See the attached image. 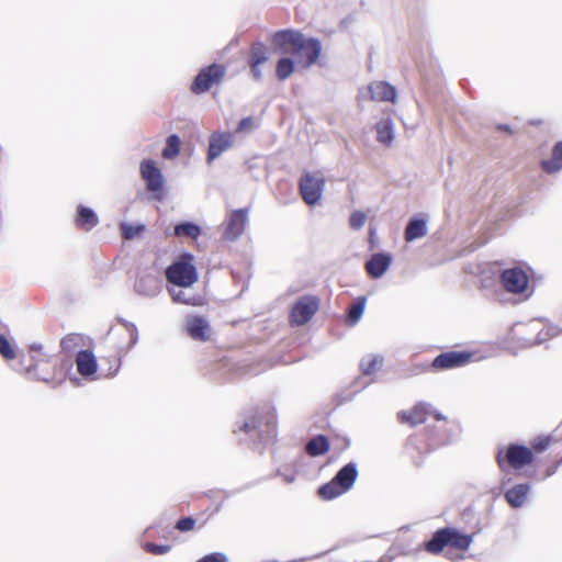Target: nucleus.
Here are the masks:
<instances>
[{
    "instance_id": "6e6d98bb",
    "label": "nucleus",
    "mask_w": 562,
    "mask_h": 562,
    "mask_svg": "<svg viewBox=\"0 0 562 562\" xmlns=\"http://www.w3.org/2000/svg\"><path fill=\"white\" fill-rule=\"evenodd\" d=\"M301 471H302V467H300V469L296 470V473L299 474V473H301Z\"/></svg>"
},
{
    "instance_id": "423d86ee",
    "label": "nucleus",
    "mask_w": 562,
    "mask_h": 562,
    "mask_svg": "<svg viewBox=\"0 0 562 562\" xmlns=\"http://www.w3.org/2000/svg\"><path fill=\"white\" fill-rule=\"evenodd\" d=\"M224 75L225 68L221 65L214 64L202 69L192 85V91L194 93L207 91L214 83L220 82Z\"/></svg>"
},
{
    "instance_id": "8fccbe9b",
    "label": "nucleus",
    "mask_w": 562,
    "mask_h": 562,
    "mask_svg": "<svg viewBox=\"0 0 562 562\" xmlns=\"http://www.w3.org/2000/svg\"><path fill=\"white\" fill-rule=\"evenodd\" d=\"M498 128L502 130V131H505L507 133L512 132V130H510V127L508 125H499Z\"/></svg>"
},
{
    "instance_id": "c85d7f7f",
    "label": "nucleus",
    "mask_w": 562,
    "mask_h": 562,
    "mask_svg": "<svg viewBox=\"0 0 562 562\" xmlns=\"http://www.w3.org/2000/svg\"><path fill=\"white\" fill-rule=\"evenodd\" d=\"M382 366V358L379 356H367L360 362V369L363 374H372L379 367Z\"/></svg>"
},
{
    "instance_id": "49530a36",
    "label": "nucleus",
    "mask_w": 562,
    "mask_h": 562,
    "mask_svg": "<svg viewBox=\"0 0 562 562\" xmlns=\"http://www.w3.org/2000/svg\"><path fill=\"white\" fill-rule=\"evenodd\" d=\"M261 65H255V64H250V68H251V72H252V76L255 79L257 80H260L261 79V70H260V67Z\"/></svg>"
},
{
    "instance_id": "f3484780",
    "label": "nucleus",
    "mask_w": 562,
    "mask_h": 562,
    "mask_svg": "<svg viewBox=\"0 0 562 562\" xmlns=\"http://www.w3.org/2000/svg\"><path fill=\"white\" fill-rule=\"evenodd\" d=\"M376 140L384 145L391 146L395 138L394 123L390 116L381 119L374 126Z\"/></svg>"
},
{
    "instance_id": "864d4df0",
    "label": "nucleus",
    "mask_w": 562,
    "mask_h": 562,
    "mask_svg": "<svg viewBox=\"0 0 562 562\" xmlns=\"http://www.w3.org/2000/svg\"><path fill=\"white\" fill-rule=\"evenodd\" d=\"M429 367L428 366H422V371H425L427 370Z\"/></svg>"
},
{
    "instance_id": "c03bdc74",
    "label": "nucleus",
    "mask_w": 562,
    "mask_h": 562,
    "mask_svg": "<svg viewBox=\"0 0 562 562\" xmlns=\"http://www.w3.org/2000/svg\"><path fill=\"white\" fill-rule=\"evenodd\" d=\"M76 339H78L77 335H69L63 339L61 345L65 349L69 348L70 345L75 342Z\"/></svg>"
},
{
    "instance_id": "393cba45",
    "label": "nucleus",
    "mask_w": 562,
    "mask_h": 562,
    "mask_svg": "<svg viewBox=\"0 0 562 562\" xmlns=\"http://www.w3.org/2000/svg\"><path fill=\"white\" fill-rule=\"evenodd\" d=\"M448 535L447 528L436 531L432 538L426 542V550L434 554L440 553L448 546Z\"/></svg>"
},
{
    "instance_id": "7c9ffc66",
    "label": "nucleus",
    "mask_w": 562,
    "mask_h": 562,
    "mask_svg": "<svg viewBox=\"0 0 562 562\" xmlns=\"http://www.w3.org/2000/svg\"><path fill=\"white\" fill-rule=\"evenodd\" d=\"M180 139L172 134L167 138L166 147L162 150L164 158L171 159L179 154Z\"/></svg>"
},
{
    "instance_id": "412c9836",
    "label": "nucleus",
    "mask_w": 562,
    "mask_h": 562,
    "mask_svg": "<svg viewBox=\"0 0 562 562\" xmlns=\"http://www.w3.org/2000/svg\"><path fill=\"white\" fill-rule=\"evenodd\" d=\"M427 221L420 217H413L405 228V240L411 243L427 235Z\"/></svg>"
},
{
    "instance_id": "473e14b6",
    "label": "nucleus",
    "mask_w": 562,
    "mask_h": 562,
    "mask_svg": "<svg viewBox=\"0 0 562 562\" xmlns=\"http://www.w3.org/2000/svg\"><path fill=\"white\" fill-rule=\"evenodd\" d=\"M366 222L367 215L359 210L353 211L349 217V226L355 231L361 229L364 226Z\"/></svg>"
},
{
    "instance_id": "58836bf2",
    "label": "nucleus",
    "mask_w": 562,
    "mask_h": 562,
    "mask_svg": "<svg viewBox=\"0 0 562 562\" xmlns=\"http://www.w3.org/2000/svg\"><path fill=\"white\" fill-rule=\"evenodd\" d=\"M531 446H532V448H533L537 452L544 451V450L550 446V438H549V437H539V438H536V439L531 442Z\"/></svg>"
},
{
    "instance_id": "39448f33",
    "label": "nucleus",
    "mask_w": 562,
    "mask_h": 562,
    "mask_svg": "<svg viewBox=\"0 0 562 562\" xmlns=\"http://www.w3.org/2000/svg\"><path fill=\"white\" fill-rule=\"evenodd\" d=\"M501 283L503 288L513 294H521L527 291L529 285V277L520 267L505 269L501 274Z\"/></svg>"
},
{
    "instance_id": "2f4dec72",
    "label": "nucleus",
    "mask_w": 562,
    "mask_h": 562,
    "mask_svg": "<svg viewBox=\"0 0 562 562\" xmlns=\"http://www.w3.org/2000/svg\"><path fill=\"white\" fill-rule=\"evenodd\" d=\"M200 233V227L193 223H181L175 227V235L177 236L186 235L191 238H196Z\"/></svg>"
},
{
    "instance_id": "09e8293b",
    "label": "nucleus",
    "mask_w": 562,
    "mask_h": 562,
    "mask_svg": "<svg viewBox=\"0 0 562 562\" xmlns=\"http://www.w3.org/2000/svg\"><path fill=\"white\" fill-rule=\"evenodd\" d=\"M557 469H558V465L548 468V469H547V475H546V476H551V475H553V474L555 473Z\"/></svg>"
},
{
    "instance_id": "79ce46f5",
    "label": "nucleus",
    "mask_w": 562,
    "mask_h": 562,
    "mask_svg": "<svg viewBox=\"0 0 562 562\" xmlns=\"http://www.w3.org/2000/svg\"><path fill=\"white\" fill-rule=\"evenodd\" d=\"M329 450V442L323 435H318V456L326 453Z\"/></svg>"
},
{
    "instance_id": "5fc2aeb1",
    "label": "nucleus",
    "mask_w": 562,
    "mask_h": 562,
    "mask_svg": "<svg viewBox=\"0 0 562 562\" xmlns=\"http://www.w3.org/2000/svg\"><path fill=\"white\" fill-rule=\"evenodd\" d=\"M317 52H318V57H319L321 56V46L319 45H318Z\"/></svg>"
},
{
    "instance_id": "cd10ccee",
    "label": "nucleus",
    "mask_w": 562,
    "mask_h": 562,
    "mask_svg": "<svg viewBox=\"0 0 562 562\" xmlns=\"http://www.w3.org/2000/svg\"><path fill=\"white\" fill-rule=\"evenodd\" d=\"M366 297H359L357 300V302H355L348 310V314H347V322L349 323V325L353 326L356 325L363 312H364V307H366Z\"/></svg>"
},
{
    "instance_id": "a211bd4d",
    "label": "nucleus",
    "mask_w": 562,
    "mask_h": 562,
    "mask_svg": "<svg viewBox=\"0 0 562 562\" xmlns=\"http://www.w3.org/2000/svg\"><path fill=\"white\" fill-rule=\"evenodd\" d=\"M300 193L304 202L311 206L316 204V177L313 172H305L300 180Z\"/></svg>"
},
{
    "instance_id": "c9c22d12",
    "label": "nucleus",
    "mask_w": 562,
    "mask_h": 562,
    "mask_svg": "<svg viewBox=\"0 0 562 562\" xmlns=\"http://www.w3.org/2000/svg\"><path fill=\"white\" fill-rule=\"evenodd\" d=\"M122 234L125 239H132L137 236L143 229L144 225H131V224H122Z\"/></svg>"
},
{
    "instance_id": "c756f323",
    "label": "nucleus",
    "mask_w": 562,
    "mask_h": 562,
    "mask_svg": "<svg viewBox=\"0 0 562 562\" xmlns=\"http://www.w3.org/2000/svg\"><path fill=\"white\" fill-rule=\"evenodd\" d=\"M268 60L267 49L261 43H256L251 47L249 64L262 65Z\"/></svg>"
},
{
    "instance_id": "dca6fc26",
    "label": "nucleus",
    "mask_w": 562,
    "mask_h": 562,
    "mask_svg": "<svg viewBox=\"0 0 562 562\" xmlns=\"http://www.w3.org/2000/svg\"><path fill=\"white\" fill-rule=\"evenodd\" d=\"M392 257L384 252L374 254L366 263L370 277L378 279L390 268Z\"/></svg>"
},
{
    "instance_id": "ea45409f",
    "label": "nucleus",
    "mask_w": 562,
    "mask_h": 562,
    "mask_svg": "<svg viewBox=\"0 0 562 562\" xmlns=\"http://www.w3.org/2000/svg\"><path fill=\"white\" fill-rule=\"evenodd\" d=\"M198 562H228V559L224 553L214 552L203 557Z\"/></svg>"
},
{
    "instance_id": "de8ad7c7",
    "label": "nucleus",
    "mask_w": 562,
    "mask_h": 562,
    "mask_svg": "<svg viewBox=\"0 0 562 562\" xmlns=\"http://www.w3.org/2000/svg\"><path fill=\"white\" fill-rule=\"evenodd\" d=\"M325 184V181L321 178H318V187H317V190H318V200L321 199V195H322V190H323V187Z\"/></svg>"
},
{
    "instance_id": "0eeeda50",
    "label": "nucleus",
    "mask_w": 562,
    "mask_h": 562,
    "mask_svg": "<svg viewBox=\"0 0 562 562\" xmlns=\"http://www.w3.org/2000/svg\"><path fill=\"white\" fill-rule=\"evenodd\" d=\"M472 353L467 351H447L437 356L431 362L430 367L434 370H450L463 367L469 363Z\"/></svg>"
},
{
    "instance_id": "aec40b11",
    "label": "nucleus",
    "mask_w": 562,
    "mask_h": 562,
    "mask_svg": "<svg viewBox=\"0 0 562 562\" xmlns=\"http://www.w3.org/2000/svg\"><path fill=\"white\" fill-rule=\"evenodd\" d=\"M78 372L83 376H90L97 372V360L91 351L82 350L76 357Z\"/></svg>"
},
{
    "instance_id": "9d476101",
    "label": "nucleus",
    "mask_w": 562,
    "mask_h": 562,
    "mask_svg": "<svg viewBox=\"0 0 562 562\" xmlns=\"http://www.w3.org/2000/svg\"><path fill=\"white\" fill-rule=\"evenodd\" d=\"M316 312V300L312 296L302 297L291 312V322L295 325L306 323Z\"/></svg>"
},
{
    "instance_id": "bb28decb",
    "label": "nucleus",
    "mask_w": 562,
    "mask_h": 562,
    "mask_svg": "<svg viewBox=\"0 0 562 562\" xmlns=\"http://www.w3.org/2000/svg\"><path fill=\"white\" fill-rule=\"evenodd\" d=\"M449 535H448V546L460 549V550H467L472 542V538L468 535L461 533L454 529L447 528Z\"/></svg>"
},
{
    "instance_id": "5701e85b",
    "label": "nucleus",
    "mask_w": 562,
    "mask_h": 562,
    "mask_svg": "<svg viewBox=\"0 0 562 562\" xmlns=\"http://www.w3.org/2000/svg\"><path fill=\"white\" fill-rule=\"evenodd\" d=\"M541 167L547 173L562 170V140L553 146L551 158L542 160Z\"/></svg>"
},
{
    "instance_id": "b1692460",
    "label": "nucleus",
    "mask_w": 562,
    "mask_h": 562,
    "mask_svg": "<svg viewBox=\"0 0 562 562\" xmlns=\"http://www.w3.org/2000/svg\"><path fill=\"white\" fill-rule=\"evenodd\" d=\"M541 323L539 321H531L527 327L530 331H538V336L535 339H527L526 344L531 346L536 344H541L548 339V337L557 336L562 329H558L553 326L547 328V331L543 333V329H540Z\"/></svg>"
},
{
    "instance_id": "6e6552de",
    "label": "nucleus",
    "mask_w": 562,
    "mask_h": 562,
    "mask_svg": "<svg viewBox=\"0 0 562 562\" xmlns=\"http://www.w3.org/2000/svg\"><path fill=\"white\" fill-rule=\"evenodd\" d=\"M241 429L246 434L257 431L259 437L266 436L267 438H272L276 430V414L269 412L265 424L261 417L254 416L249 420L244 422Z\"/></svg>"
},
{
    "instance_id": "1a4fd4ad",
    "label": "nucleus",
    "mask_w": 562,
    "mask_h": 562,
    "mask_svg": "<svg viewBox=\"0 0 562 562\" xmlns=\"http://www.w3.org/2000/svg\"><path fill=\"white\" fill-rule=\"evenodd\" d=\"M140 175L146 181L147 189L154 193H160L162 190V175L151 160H144L140 164Z\"/></svg>"
},
{
    "instance_id": "20e7f679",
    "label": "nucleus",
    "mask_w": 562,
    "mask_h": 562,
    "mask_svg": "<svg viewBox=\"0 0 562 562\" xmlns=\"http://www.w3.org/2000/svg\"><path fill=\"white\" fill-rule=\"evenodd\" d=\"M533 461L532 450L524 445L512 443L506 450L499 449L496 454V462L499 469L505 472L507 468L521 469Z\"/></svg>"
},
{
    "instance_id": "e433bc0d",
    "label": "nucleus",
    "mask_w": 562,
    "mask_h": 562,
    "mask_svg": "<svg viewBox=\"0 0 562 562\" xmlns=\"http://www.w3.org/2000/svg\"><path fill=\"white\" fill-rule=\"evenodd\" d=\"M0 353L5 359H13L15 357L14 349L12 348L10 341L3 335H0Z\"/></svg>"
},
{
    "instance_id": "7ed1b4c3",
    "label": "nucleus",
    "mask_w": 562,
    "mask_h": 562,
    "mask_svg": "<svg viewBox=\"0 0 562 562\" xmlns=\"http://www.w3.org/2000/svg\"><path fill=\"white\" fill-rule=\"evenodd\" d=\"M198 278L194 257L190 254L181 255L166 270L167 281L180 288L191 286L198 281Z\"/></svg>"
},
{
    "instance_id": "a19ab883",
    "label": "nucleus",
    "mask_w": 562,
    "mask_h": 562,
    "mask_svg": "<svg viewBox=\"0 0 562 562\" xmlns=\"http://www.w3.org/2000/svg\"><path fill=\"white\" fill-rule=\"evenodd\" d=\"M194 520L190 517H186V518H182L180 519L178 522H177V528L180 530V531H189V530H192L193 527H194Z\"/></svg>"
},
{
    "instance_id": "f03ea898",
    "label": "nucleus",
    "mask_w": 562,
    "mask_h": 562,
    "mask_svg": "<svg viewBox=\"0 0 562 562\" xmlns=\"http://www.w3.org/2000/svg\"><path fill=\"white\" fill-rule=\"evenodd\" d=\"M359 475L357 464L349 462L344 465L333 480L318 488V495L325 499H334L352 488Z\"/></svg>"
},
{
    "instance_id": "37998d69",
    "label": "nucleus",
    "mask_w": 562,
    "mask_h": 562,
    "mask_svg": "<svg viewBox=\"0 0 562 562\" xmlns=\"http://www.w3.org/2000/svg\"><path fill=\"white\" fill-rule=\"evenodd\" d=\"M306 451L311 457H316V438H312L306 445Z\"/></svg>"
},
{
    "instance_id": "9b49d317",
    "label": "nucleus",
    "mask_w": 562,
    "mask_h": 562,
    "mask_svg": "<svg viewBox=\"0 0 562 562\" xmlns=\"http://www.w3.org/2000/svg\"><path fill=\"white\" fill-rule=\"evenodd\" d=\"M248 210L240 209L232 212L224 237L228 240L237 239L244 232L247 224Z\"/></svg>"
},
{
    "instance_id": "2eb2a0df",
    "label": "nucleus",
    "mask_w": 562,
    "mask_h": 562,
    "mask_svg": "<svg viewBox=\"0 0 562 562\" xmlns=\"http://www.w3.org/2000/svg\"><path fill=\"white\" fill-rule=\"evenodd\" d=\"M234 136L227 133L213 134L209 144V160H213L222 155L225 150L232 147Z\"/></svg>"
},
{
    "instance_id": "4c0bfd02",
    "label": "nucleus",
    "mask_w": 562,
    "mask_h": 562,
    "mask_svg": "<svg viewBox=\"0 0 562 562\" xmlns=\"http://www.w3.org/2000/svg\"><path fill=\"white\" fill-rule=\"evenodd\" d=\"M145 549L147 552L155 555H162L170 551L171 547L169 544H156L148 542L145 544Z\"/></svg>"
},
{
    "instance_id": "ddd939ff",
    "label": "nucleus",
    "mask_w": 562,
    "mask_h": 562,
    "mask_svg": "<svg viewBox=\"0 0 562 562\" xmlns=\"http://www.w3.org/2000/svg\"><path fill=\"white\" fill-rule=\"evenodd\" d=\"M134 289L137 294L154 297L161 290V280L155 274H145L137 279Z\"/></svg>"
},
{
    "instance_id": "f8f14e48",
    "label": "nucleus",
    "mask_w": 562,
    "mask_h": 562,
    "mask_svg": "<svg viewBox=\"0 0 562 562\" xmlns=\"http://www.w3.org/2000/svg\"><path fill=\"white\" fill-rule=\"evenodd\" d=\"M186 330L195 340L205 341L210 338V325L202 316H188Z\"/></svg>"
},
{
    "instance_id": "a18cd8bd",
    "label": "nucleus",
    "mask_w": 562,
    "mask_h": 562,
    "mask_svg": "<svg viewBox=\"0 0 562 562\" xmlns=\"http://www.w3.org/2000/svg\"><path fill=\"white\" fill-rule=\"evenodd\" d=\"M130 334H131V344L135 345L138 340V333H137L136 326L133 324L130 326Z\"/></svg>"
},
{
    "instance_id": "603ef678",
    "label": "nucleus",
    "mask_w": 562,
    "mask_h": 562,
    "mask_svg": "<svg viewBox=\"0 0 562 562\" xmlns=\"http://www.w3.org/2000/svg\"><path fill=\"white\" fill-rule=\"evenodd\" d=\"M435 417H436V419H438V420H440V419H442V418H443V417H442V415H441V414H439V413L435 414Z\"/></svg>"
},
{
    "instance_id": "6ab92c4d",
    "label": "nucleus",
    "mask_w": 562,
    "mask_h": 562,
    "mask_svg": "<svg viewBox=\"0 0 562 562\" xmlns=\"http://www.w3.org/2000/svg\"><path fill=\"white\" fill-rule=\"evenodd\" d=\"M429 414L430 406L425 403H420L409 412L398 413V418L402 423H407L412 426H415L417 424L424 423Z\"/></svg>"
},
{
    "instance_id": "f257e3e1",
    "label": "nucleus",
    "mask_w": 562,
    "mask_h": 562,
    "mask_svg": "<svg viewBox=\"0 0 562 562\" xmlns=\"http://www.w3.org/2000/svg\"><path fill=\"white\" fill-rule=\"evenodd\" d=\"M278 54L292 55L282 57L277 64V77L285 80L294 71V67L306 68L316 61V40L306 38L296 31H280L272 37Z\"/></svg>"
},
{
    "instance_id": "72a5a7b5",
    "label": "nucleus",
    "mask_w": 562,
    "mask_h": 562,
    "mask_svg": "<svg viewBox=\"0 0 562 562\" xmlns=\"http://www.w3.org/2000/svg\"><path fill=\"white\" fill-rule=\"evenodd\" d=\"M169 293L172 297V301L176 303H182V304H187V305H199L200 304L199 300H196L194 297L187 296L183 291L169 290Z\"/></svg>"
},
{
    "instance_id": "a878e982",
    "label": "nucleus",
    "mask_w": 562,
    "mask_h": 562,
    "mask_svg": "<svg viewBox=\"0 0 562 562\" xmlns=\"http://www.w3.org/2000/svg\"><path fill=\"white\" fill-rule=\"evenodd\" d=\"M77 225L83 229H91L92 227L97 226L99 223L98 216L95 213L86 206H80L78 210V216H77Z\"/></svg>"
},
{
    "instance_id": "f704fd0d",
    "label": "nucleus",
    "mask_w": 562,
    "mask_h": 562,
    "mask_svg": "<svg viewBox=\"0 0 562 562\" xmlns=\"http://www.w3.org/2000/svg\"><path fill=\"white\" fill-rule=\"evenodd\" d=\"M258 126H259V122L257 119H255L252 116L244 117L237 126V132L249 133V132H252Z\"/></svg>"
},
{
    "instance_id": "4be33fe9",
    "label": "nucleus",
    "mask_w": 562,
    "mask_h": 562,
    "mask_svg": "<svg viewBox=\"0 0 562 562\" xmlns=\"http://www.w3.org/2000/svg\"><path fill=\"white\" fill-rule=\"evenodd\" d=\"M529 492V484H518L506 492L505 498L512 507L518 508L524 505Z\"/></svg>"
},
{
    "instance_id": "3c124183",
    "label": "nucleus",
    "mask_w": 562,
    "mask_h": 562,
    "mask_svg": "<svg viewBox=\"0 0 562 562\" xmlns=\"http://www.w3.org/2000/svg\"><path fill=\"white\" fill-rule=\"evenodd\" d=\"M284 477L288 483H292L294 481V476L284 475Z\"/></svg>"
},
{
    "instance_id": "4468645a",
    "label": "nucleus",
    "mask_w": 562,
    "mask_h": 562,
    "mask_svg": "<svg viewBox=\"0 0 562 562\" xmlns=\"http://www.w3.org/2000/svg\"><path fill=\"white\" fill-rule=\"evenodd\" d=\"M370 97L374 101H389L395 103L397 91L386 81H374L368 87Z\"/></svg>"
}]
</instances>
